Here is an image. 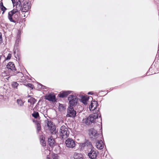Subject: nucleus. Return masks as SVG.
<instances>
[{
    "instance_id": "1",
    "label": "nucleus",
    "mask_w": 159,
    "mask_h": 159,
    "mask_svg": "<svg viewBox=\"0 0 159 159\" xmlns=\"http://www.w3.org/2000/svg\"><path fill=\"white\" fill-rule=\"evenodd\" d=\"M98 118H100V121L102 124V119L101 113L99 112L98 113L96 112L93 114L90 115L87 118L85 121V123L86 125H90L92 123L95 122L96 119H98Z\"/></svg>"
},
{
    "instance_id": "2",
    "label": "nucleus",
    "mask_w": 159,
    "mask_h": 159,
    "mask_svg": "<svg viewBox=\"0 0 159 159\" xmlns=\"http://www.w3.org/2000/svg\"><path fill=\"white\" fill-rule=\"evenodd\" d=\"M18 12V11L17 9H14L8 12V18L11 22L16 23L19 17L18 14L16 13Z\"/></svg>"
},
{
    "instance_id": "3",
    "label": "nucleus",
    "mask_w": 159,
    "mask_h": 159,
    "mask_svg": "<svg viewBox=\"0 0 159 159\" xmlns=\"http://www.w3.org/2000/svg\"><path fill=\"white\" fill-rule=\"evenodd\" d=\"M20 42V37L17 36L16 41L14 48V53L15 55V57L17 59V57H18V60L19 61L20 60V52L19 49V43Z\"/></svg>"
},
{
    "instance_id": "4",
    "label": "nucleus",
    "mask_w": 159,
    "mask_h": 159,
    "mask_svg": "<svg viewBox=\"0 0 159 159\" xmlns=\"http://www.w3.org/2000/svg\"><path fill=\"white\" fill-rule=\"evenodd\" d=\"M88 156L91 159H96L98 154V151L93 147L88 150Z\"/></svg>"
},
{
    "instance_id": "5",
    "label": "nucleus",
    "mask_w": 159,
    "mask_h": 159,
    "mask_svg": "<svg viewBox=\"0 0 159 159\" xmlns=\"http://www.w3.org/2000/svg\"><path fill=\"white\" fill-rule=\"evenodd\" d=\"M76 114V111L74 110L73 107L69 106L67 109V113L66 116L74 118Z\"/></svg>"
},
{
    "instance_id": "6",
    "label": "nucleus",
    "mask_w": 159,
    "mask_h": 159,
    "mask_svg": "<svg viewBox=\"0 0 159 159\" xmlns=\"http://www.w3.org/2000/svg\"><path fill=\"white\" fill-rule=\"evenodd\" d=\"M69 101V106H75L77 103L78 98L76 96L72 95H70L68 98Z\"/></svg>"
},
{
    "instance_id": "7",
    "label": "nucleus",
    "mask_w": 159,
    "mask_h": 159,
    "mask_svg": "<svg viewBox=\"0 0 159 159\" xmlns=\"http://www.w3.org/2000/svg\"><path fill=\"white\" fill-rule=\"evenodd\" d=\"M79 146L80 148L82 149H84L85 147H86L87 148L88 150L93 147L90 141L86 139H85L84 143H79Z\"/></svg>"
},
{
    "instance_id": "8",
    "label": "nucleus",
    "mask_w": 159,
    "mask_h": 159,
    "mask_svg": "<svg viewBox=\"0 0 159 159\" xmlns=\"http://www.w3.org/2000/svg\"><path fill=\"white\" fill-rule=\"evenodd\" d=\"M89 135L90 138L93 140L97 139L99 136V134L97 131L94 128H91L89 130Z\"/></svg>"
},
{
    "instance_id": "9",
    "label": "nucleus",
    "mask_w": 159,
    "mask_h": 159,
    "mask_svg": "<svg viewBox=\"0 0 159 159\" xmlns=\"http://www.w3.org/2000/svg\"><path fill=\"white\" fill-rule=\"evenodd\" d=\"M20 7V9L23 12H26L31 8V6L29 2V0H26L24 2L23 7L21 6V8L20 7Z\"/></svg>"
},
{
    "instance_id": "10",
    "label": "nucleus",
    "mask_w": 159,
    "mask_h": 159,
    "mask_svg": "<svg viewBox=\"0 0 159 159\" xmlns=\"http://www.w3.org/2000/svg\"><path fill=\"white\" fill-rule=\"evenodd\" d=\"M60 136L63 138L65 136H67L69 134V131L66 126L63 125L60 128Z\"/></svg>"
},
{
    "instance_id": "11",
    "label": "nucleus",
    "mask_w": 159,
    "mask_h": 159,
    "mask_svg": "<svg viewBox=\"0 0 159 159\" xmlns=\"http://www.w3.org/2000/svg\"><path fill=\"white\" fill-rule=\"evenodd\" d=\"M65 143L67 147L73 148L76 145L75 141L71 138L67 139L65 141Z\"/></svg>"
},
{
    "instance_id": "12",
    "label": "nucleus",
    "mask_w": 159,
    "mask_h": 159,
    "mask_svg": "<svg viewBox=\"0 0 159 159\" xmlns=\"http://www.w3.org/2000/svg\"><path fill=\"white\" fill-rule=\"evenodd\" d=\"M45 122L47 123V126L49 129L51 131L52 133L53 132L56 133V127L53 124V122L50 120L49 121L48 119L45 120Z\"/></svg>"
},
{
    "instance_id": "13",
    "label": "nucleus",
    "mask_w": 159,
    "mask_h": 159,
    "mask_svg": "<svg viewBox=\"0 0 159 159\" xmlns=\"http://www.w3.org/2000/svg\"><path fill=\"white\" fill-rule=\"evenodd\" d=\"M44 98L47 100L52 101V102H55L57 101L56 96L53 94H46L44 96Z\"/></svg>"
},
{
    "instance_id": "14",
    "label": "nucleus",
    "mask_w": 159,
    "mask_h": 159,
    "mask_svg": "<svg viewBox=\"0 0 159 159\" xmlns=\"http://www.w3.org/2000/svg\"><path fill=\"white\" fill-rule=\"evenodd\" d=\"M98 106V102L94 100L91 102L89 108L90 110H95L97 109Z\"/></svg>"
},
{
    "instance_id": "15",
    "label": "nucleus",
    "mask_w": 159,
    "mask_h": 159,
    "mask_svg": "<svg viewBox=\"0 0 159 159\" xmlns=\"http://www.w3.org/2000/svg\"><path fill=\"white\" fill-rule=\"evenodd\" d=\"M7 68L12 71L15 72L16 71L15 64L12 62H9L7 65Z\"/></svg>"
},
{
    "instance_id": "16",
    "label": "nucleus",
    "mask_w": 159,
    "mask_h": 159,
    "mask_svg": "<svg viewBox=\"0 0 159 159\" xmlns=\"http://www.w3.org/2000/svg\"><path fill=\"white\" fill-rule=\"evenodd\" d=\"M71 92V91H63L58 94V96L61 98L66 97Z\"/></svg>"
},
{
    "instance_id": "17",
    "label": "nucleus",
    "mask_w": 159,
    "mask_h": 159,
    "mask_svg": "<svg viewBox=\"0 0 159 159\" xmlns=\"http://www.w3.org/2000/svg\"><path fill=\"white\" fill-rule=\"evenodd\" d=\"M104 144L102 140L98 141L96 143V147L99 149H102L104 147Z\"/></svg>"
},
{
    "instance_id": "18",
    "label": "nucleus",
    "mask_w": 159,
    "mask_h": 159,
    "mask_svg": "<svg viewBox=\"0 0 159 159\" xmlns=\"http://www.w3.org/2000/svg\"><path fill=\"white\" fill-rule=\"evenodd\" d=\"M48 143L51 147H53L55 145V140L52 137H50L48 138Z\"/></svg>"
},
{
    "instance_id": "19",
    "label": "nucleus",
    "mask_w": 159,
    "mask_h": 159,
    "mask_svg": "<svg viewBox=\"0 0 159 159\" xmlns=\"http://www.w3.org/2000/svg\"><path fill=\"white\" fill-rule=\"evenodd\" d=\"M45 137L43 136L42 135L40 136V143L42 146L44 147L46 146V144L45 140Z\"/></svg>"
},
{
    "instance_id": "20",
    "label": "nucleus",
    "mask_w": 159,
    "mask_h": 159,
    "mask_svg": "<svg viewBox=\"0 0 159 159\" xmlns=\"http://www.w3.org/2000/svg\"><path fill=\"white\" fill-rule=\"evenodd\" d=\"M17 103L19 106L22 107L24 105V102L21 99H18L17 100Z\"/></svg>"
},
{
    "instance_id": "21",
    "label": "nucleus",
    "mask_w": 159,
    "mask_h": 159,
    "mask_svg": "<svg viewBox=\"0 0 159 159\" xmlns=\"http://www.w3.org/2000/svg\"><path fill=\"white\" fill-rule=\"evenodd\" d=\"M88 100V99L87 98L83 97L81 98V102L84 105H86L87 104V102Z\"/></svg>"
},
{
    "instance_id": "22",
    "label": "nucleus",
    "mask_w": 159,
    "mask_h": 159,
    "mask_svg": "<svg viewBox=\"0 0 159 159\" xmlns=\"http://www.w3.org/2000/svg\"><path fill=\"white\" fill-rule=\"evenodd\" d=\"M18 1H16L15 6H16V8H18V7H20L21 8V2L24 1V0H18Z\"/></svg>"
},
{
    "instance_id": "23",
    "label": "nucleus",
    "mask_w": 159,
    "mask_h": 159,
    "mask_svg": "<svg viewBox=\"0 0 159 159\" xmlns=\"http://www.w3.org/2000/svg\"><path fill=\"white\" fill-rule=\"evenodd\" d=\"M41 113L46 118H47V117H48V110H41Z\"/></svg>"
},
{
    "instance_id": "24",
    "label": "nucleus",
    "mask_w": 159,
    "mask_h": 159,
    "mask_svg": "<svg viewBox=\"0 0 159 159\" xmlns=\"http://www.w3.org/2000/svg\"><path fill=\"white\" fill-rule=\"evenodd\" d=\"M12 86L15 89H17L19 84L16 82H13L11 84Z\"/></svg>"
},
{
    "instance_id": "25",
    "label": "nucleus",
    "mask_w": 159,
    "mask_h": 159,
    "mask_svg": "<svg viewBox=\"0 0 159 159\" xmlns=\"http://www.w3.org/2000/svg\"><path fill=\"white\" fill-rule=\"evenodd\" d=\"M32 116L34 118H37L39 117V114L38 112L34 111L32 114Z\"/></svg>"
},
{
    "instance_id": "26",
    "label": "nucleus",
    "mask_w": 159,
    "mask_h": 159,
    "mask_svg": "<svg viewBox=\"0 0 159 159\" xmlns=\"http://www.w3.org/2000/svg\"><path fill=\"white\" fill-rule=\"evenodd\" d=\"M25 85L28 88H31L32 89H33L34 87V85L30 83H28L27 84H25Z\"/></svg>"
},
{
    "instance_id": "27",
    "label": "nucleus",
    "mask_w": 159,
    "mask_h": 159,
    "mask_svg": "<svg viewBox=\"0 0 159 159\" xmlns=\"http://www.w3.org/2000/svg\"><path fill=\"white\" fill-rule=\"evenodd\" d=\"M35 99L33 98H32L28 100V102L30 103L31 104H34V103Z\"/></svg>"
},
{
    "instance_id": "28",
    "label": "nucleus",
    "mask_w": 159,
    "mask_h": 159,
    "mask_svg": "<svg viewBox=\"0 0 159 159\" xmlns=\"http://www.w3.org/2000/svg\"><path fill=\"white\" fill-rule=\"evenodd\" d=\"M0 9L2 11V14H4L5 11L7 10L6 8L4 6L0 7Z\"/></svg>"
},
{
    "instance_id": "29",
    "label": "nucleus",
    "mask_w": 159,
    "mask_h": 159,
    "mask_svg": "<svg viewBox=\"0 0 159 159\" xmlns=\"http://www.w3.org/2000/svg\"><path fill=\"white\" fill-rule=\"evenodd\" d=\"M11 57V53L8 54L7 56L6 60H9L10 59Z\"/></svg>"
},
{
    "instance_id": "30",
    "label": "nucleus",
    "mask_w": 159,
    "mask_h": 159,
    "mask_svg": "<svg viewBox=\"0 0 159 159\" xmlns=\"http://www.w3.org/2000/svg\"><path fill=\"white\" fill-rule=\"evenodd\" d=\"M37 130L38 131H39V130H40L41 129V126L39 123L37 124Z\"/></svg>"
},
{
    "instance_id": "31",
    "label": "nucleus",
    "mask_w": 159,
    "mask_h": 159,
    "mask_svg": "<svg viewBox=\"0 0 159 159\" xmlns=\"http://www.w3.org/2000/svg\"><path fill=\"white\" fill-rule=\"evenodd\" d=\"M40 85L41 86V89H47L46 86L43 85L41 84H40Z\"/></svg>"
},
{
    "instance_id": "32",
    "label": "nucleus",
    "mask_w": 159,
    "mask_h": 159,
    "mask_svg": "<svg viewBox=\"0 0 159 159\" xmlns=\"http://www.w3.org/2000/svg\"><path fill=\"white\" fill-rule=\"evenodd\" d=\"M2 43V35L1 34H0V43Z\"/></svg>"
},
{
    "instance_id": "33",
    "label": "nucleus",
    "mask_w": 159,
    "mask_h": 159,
    "mask_svg": "<svg viewBox=\"0 0 159 159\" xmlns=\"http://www.w3.org/2000/svg\"><path fill=\"white\" fill-rule=\"evenodd\" d=\"M12 2V3L13 5V6H14L15 5V4H16V2H15V0H11Z\"/></svg>"
},
{
    "instance_id": "34",
    "label": "nucleus",
    "mask_w": 159,
    "mask_h": 159,
    "mask_svg": "<svg viewBox=\"0 0 159 159\" xmlns=\"http://www.w3.org/2000/svg\"><path fill=\"white\" fill-rule=\"evenodd\" d=\"M2 6H3V3L2 1L0 2V7H1Z\"/></svg>"
},
{
    "instance_id": "35",
    "label": "nucleus",
    "mask_w": 159,
    "mask_h": 159,
    "mask_svg": "<svg viewBox=\"0 0 159 159\" xmlns=\"http://www.w3.org/2000/svg\"><path fill=\"white\" fill-rule=\"evenodd\" d=\"M88 94L89 95H92L93 94V92H89V93H88Z\"/></svg>"
},
{
    "instance_id": "36",
    "label": "nucleus",
    "mask_w": 159,
    "mask_h": 159,
    "mask_svg": "<svg viewBox=\"0 0 159 159\" xmlns=\"http://www.w3.org/2000/svg\"><path fill=\"white\" fill-rule=\"evenodd\" d=\"M157 56H158L159 57V47H158L157 54Z\"/></svg>"
},
{
    "instance_id": "37",
    "label": "nucleus",
    "mask_w": 159,
    "mask_h": 159,
    "mask_svg": "<svg viewBox=\"0 0 159 159\" xmlns=\"http://www.w3.org/2000/svg\"><path fill=\"white\" fill-rule=\"evenodd\" d=\"M53 159H57V157L56 156H55V157H54Z\"/></svg>"
},
{
    "instance_id": "38",
    "label": "nucleus",
    "mask_w": 159,
    "mask_h": 159,
    "mask_svg": "<svg viewBox=\"0 0 159 159\" xmlns=\"http://www.w3.org/2000/svg\"><path fill=\"white\" fill-rule=\"evenodd\" d=\"M15 73L17 74L18 73V72H17V71H16V72H15Z\"/></svg>"
},
{
    "instance_id": "39",
    "label": "nucleus",
    "mask_w": 159,
    "mask_h": 159,
    "mask_svg": "<svg viewBox=\"0 0 159 159\" xmlns=\"http://www.w3.org/2000/svg\"><path fill=\"white\" fill-rule=\"evenodd\" d=\"M148 74V73H147V75H150L149 74L147 75V74Z\"/></svg>"
},
{
    "instance_id": "40",
    "label": "nucleus",
    "mask_w": 159,
    "mask_h": 159,
    "mask_svg": "<svg viewBox=\"0 0 159 159\" xmlns=\"http://www.w3.org/2000/svg\"><path fill=\"white\" fill-rule=\"evenodd\" d=\"M100 130H102V127H101V129H100Z\"/></svg>"
},
{
    "instance_id": "41",
    "label": "nucleus",
    "mask_w": 159,
    "mask_h": 159,
    "mask_svg": "<svg viewBox=\"0 0 159 159\" xmlns=\"http://www.w3.org/2000/svg\"><path fill=\"white\" fill-rule=\"evenodd\" d=\"M98 111H99V109L98 110Z\"/></svg>"
},
{
    "instance_id": "42",
    "label": "nucleus",
    "mask_w": 159,
    "mask_h": 159,
    "mask_svg": "<svg viewBox=\"0 0 159 159\" xmlns=\"http://www.w3.org/2000/svg\"><path fill=\"white\" fill-rule=\"evenodd\" d=\"M150 70V68L149 69V70Z\"/></svg>"
}]
</instances>
